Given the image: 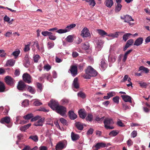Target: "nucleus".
<instances>
[{
    "label": "nucleus",
    "mask_w": 150,
    "mask_h": 150,
    "mask_svg": "<svg viewBox=\"0 0 150 150\" xmlns=\"http://www.w3.org/2000/svg\"><path fill=\"white\" fill-rule=\"evenodd\" d=\"M31 125V124L30 123L24 125V126L21 127L20 129L21 131H25L26 130L28 129L29 127Z\"/></svg>",
    "instance_id": "7c9ffc66"
},
{
    "label": "nucleus",
    "mask_w": 150,
    "mask_h": 150,
    "mask_svg": "<svg viewBox=\"0 0 150 150\" xmlns=\"http://www.w3.org/2000/svg\"><path fill=\"white\" fill-rule=\"evenodd\" d=\"M107 95L108 96V97H109L110 98L113 96H115V92L112 91L107 93Z\"/></svg>",
    "instance_id": "6e6d98bb"
},
{
    "label": "nucleus",
    "mask_w": 150,
    "mask_h": 150,
    "mask_svg": "<svg viewBox=\"0 0 150 150\" xmlns=\"http://www.w3.org/2000/svg\"><path fill=\"white\" fill-rule=\"evenodd\" d=\"M76 25L74 23H73L70 25L69 26H67L64 29H60L59 30H57L56 32L59 33H67L72 28H74Z\"/></svg>",
    "instance_id": "20e7f679"
},
{
    "label": "nucleus",
    "mask_w": 150,
    "mask_h": 150,
    "mask_svg": "<svg viewBox=\"0 0 150 150\" xmlns=\"http://www.w3.org/2000/svg\"><path fill=\"white\" fill-rule=\"evenodd\" d=\"M129 77L128 75H126L124 77L122 80H121V82H125L128 79Z\"/></svg>",
    "instance_id": "052dcab7"
},
{
    "label": "nucleus",
    "mask_w": 150,
    "mask_h": 150,
    "mask_svg": "<svg viewBox=\"0 0 150 150\" xmlns=\"http://www.w3.org/2000/svg\"><path fill=\"white\" fill-rule=\"evenodd\" d=\"M121 97L122 98V100L125 101V102H128L131 103H132L131 100V97L127 95H121Z\"/></svg>",
    "instance_id": "ddd939ff"
},
{
    "label": "nucleus",
    "mask_w": 150,
    "mask_h": 150,
    "mask_svg": "<svg viewBox=\"0 0 150 150\" xmlns=\"http://www.w3.org/2000/svg\"><path fill=\"white\" fill-rule=\"evenodd\" d=\"M137 132L136 131H134L131 133V136L133 137V138H134L137 136Z\"/></svg>",
    "instance_id": "774afa93"
},
{
    "label": "nucleus",
    "mask_w": 150,
    "mask_h": 150,
    "mask_svg": "<svg viewBox=\"0 0 150 150\" xmlns=\"http://www.w3.org/2000/svg\"><path fill=\"white\" fill-rule=\"evenodd\" d=\"M100 66L102 68L104 69L106 67V65L104 60L102 59L100 62Z\"/></svg>",
    "instance_id": "49530a36"
},
{
    "label": "nucleus",
    "mask_w": 150,
    "mask_h": 150,
    "mask_svg": "<svg viewBox=\"0 0 150 150\" xmlns=\"http://www.w3.org/2000/svg\"><path fill=\"white\" fill-rule=\"evenodd\" d=\"M78 96L82 98L83 99L85 98L86 97V95L85 93L81 91H80L77 94Z\"/></svg>",
    "instance_id": "79ce46f5"
},
{
    "label": "nucleus",
    "mask_w": 150,
    "mask_h": 150,
    "mask_svg": "<svg viewBox=\"0 0 150 150\" xmlns=\"http://www.w3.org/2000/svg\"><path fill=\"white\" fill-rule=\"evenodd\" d=\"M67 42H71L74 41L73 37L72 35H69L67 36L66 39Z\"/></svg>",
    "instance_id": "e433bc0d"
},
{
    "label": "nucleus",
    "mask_w": 150,
    "mask_h": 150,
    "mask_svg": "<svg viewBox=\"0 0 150 150\" xmlns=\"http://www.w3.org/2000/svg\"><path fill=\"white\" fill-rule=\"evenodd\" d=\"M62 104L63 105H67L69 102V100L66 98H64L61 100Z\"/></svg>",
    "instance_id": "09e8293b"
},
{
    "label": "nucleus",
    "mask_w": 150,
    "mask_h": 150,
    "mask_svg": "<svg viewBox=\"0 0 150 150\" xmlns=\"http://www.w3.org/2000/svg\"><path fill=\"white\" fill-rule=\"evenodd\" d=\"M78 113H79L80 117L82 119L85 118L86 116V112L84 109H80L79 111H78Z\"/></svg>",
    "instance_id": "4468645a"
},
{
    "label": "nucleus",
    "mask_w": 150,
    "mask_h": 150,
    "mask_svg": "<svg viewBox=\"0 0 150 150\" xmlns=\"http://www.w3.org/2000/svg\"><path fill=\"white\" fill-rule=\"evenodd\" d=\"M44 68L47 71H48L51 69V67L49 64H47L44 66Z\"/></svg>",
    "instance_id": "680f3d73"
},
{
    "label": "nucleus",
    "mask_w": 150,
    "mask_h": 150,
    "mask_svg": "<svg viewBox=\"0 0 150 150\" xmlns=\"http://www.w3.org/2000/svg\"><path fill=\"white\" fill-rule=\"evenodd\" d=\"M54 110L62 116H64L66 115L67 108L64 106L60 105Z\"/></svg>",
    "instance_id": "7ed1b4c3"
},
{
    "label": "nucleus",
    "mask_w": 150,
    "mask_h": 150,
    "mask_svg": "<svg viewBox=\"0 0 150 150\" xmlns=\"http://www.w3.org/2000/svg\"><path fill=\"white\" fill-rule=\"evenodd\" d=\"M105 4L108 8L112 7L113 4L112 0H106L105 2Z\"/></svg>",
    "instance_id": "a211bd4d"
},
{
    "label": "nucleus",
    "mask_w": 150,
    "mask_h": 150,
    "mask_svg": "<svg viewBox=\"0 0 150 150\" xmlns=\"http://www.w3.org/2000/svg\"><path fill=\"white\" fill-rule=\"evenodd\" d=\"M30 46V43L25 45V47H24V52H27L30 50V49L29 47Z\"/></svg>",
    "instance_id": "3c124183"
},
{
    "label": "nucleus",
    "mask_w": 150,
    "mask_h": 150,
    "mask_svg": "<svg viewBox=\"0 0 150 150\" xmlns=\"http://www.w3.org/2000/svg\"><path fill=\"white\" fill-rule=\"evenodd\" d=\"M116 58V57H108V60L109 62L113 63L115 61Z\"/></svg>",
    "instance_id": "8fccbe9b"
},
{
    "label": "nucleus",
    "mask_w": 150,
    "mask_h": 150,
    "mask_svg": "<svg viewBox=\"0 0 150 150\" xmlns=\"http://www.w3.org/2000/svg\"><path fill=\"white\" fill-rule=\"evenodd\" d=\"M105 117H102L100 118V117L97 116L96 117V120L97 121H101L103 120V119Z\"/></svg>",
    "instance_id": "338daca9"
},
{
    "label": "nucleus",
    "mask_w": 150,
    "mask_h": 150,
    "mask_svg": "<svg viewBox=\"0 0 150 150\" xmlns=\"http://www.w3.org/2000/svg\"><path fill=\"white\" fill-rule=\"evenodd\" d=\"M70 72L71 75L73 77L76 76L77 74V67L76 65H71L69 70V72Z\"/></svg>",
    "instance_id": "423d86ee"
},
{
    "label": "nucleus",
    "mask_w": 150,
    "mask_h": 150,
    "mask_svg": "<svg viewBox=\"0 0 150 150\" xmlns=\"http://www.w3.org/2000/svg\"><path fill=\"white\" fill-rule=\"evenodd\" d=\"M82 48L84 50H87L89 48V43L88 42H86L83 44L82 45Z\"/></svg>",
    "instance_id": "473e14b6"
},
{
    "label": "nucleus",
    "mask_w": 150,
    "mask_h": 150,
    "mask_svg": "<svg viewBox=\"0 0 150 150\" xmlns=\"http://www.w3.org/2000/svg\"><path fill=\"white\" fill-rule=\"evenodd\" d=\"M122 106L123 108L125 109V110H126L128 109H130V106H128L127 104L126 103H122Z\"/></svg>",
    "instance_id": "4d7b16f0"
},
{
    "label": "nucleus",
    "mask_w": 150,
    "mask_h": 150,
    "mask_svg": "<svg viewBox=\"0 0 150 150\" xmlns=\"http://www.w3.org/2000/svg\"><path fill=\"white\" fill-rule=\"evenodd\" d=\"M119 133V131L118 130H115L111 131L109 134V135L111 136L115 137Z\"/></svg>",
    "instance_id": "c756f323"
},
{
    "label": "nucleus",
    "mask_w": 150,
    "mask_h": 150,
    "mask_svg": "<svg viewBox=\"0 0 150 150\" xmlns=\"http://www.w3.org/2000/svg\"><path fill=\"white\" fill-rule=\"evenodd\" d=\"M106 144L104 143H98L95 145V148H96L97 150L99 149L100 148H104L105 147Z\"/></svg>",
    "instance_id": "a878e982"
},
{
    "label": "nucleus",
    "mask_w": 150,
    "mask_h": 150,
    "mask_svg": "<svg viewBox=\"0 0 150 150\" xmlns=\"http://www.w3.org/2000/svg\"><path fill=\"white\" fill-rule=\"evenodd\" d=\"M44 122V118H42L39 119L34 124V125L35 126H42L43 125Z\"/></svg>",
    "instance_id": "f3484780"
},
{
    "label": "nucleus",
    "mask_w": 150,
    "mask_h": 150,
    "mask_svg": "<svg viewBox=\"0 0 150 150\" xmlns=\"http://www.w3.org/2000/svg\"><path fill=\"white\" fill-rule=\"evenodd\" d=\"M133 21L134 19H132L131 16L127 15L125 16V20L124 22H125L128 23L130 21Z\"/></svg>",
    "instance_id": "2f4dec72"
},
{
    "label": "nucleus",
    "mask_w": 150,
    "mask_h": 150,
    "mask_svg": "<svg viewBox=\"0 0 150 150\" xmlns=\"http://www.w3.org/2000/svg\"><path fill=\"white\" fill-rule=\"evenodd\" d=\"M69 115L70 118L72 120H74L77 117L76 115L74 113V111L71 110L69 112Z\"/></svg>",
    "instance_id": "aec40b11"
},
{
    "label": "nucleus",
    "mask_w": 150,
    "mask_h": 150,
    "mask_svg": "<svg viewBox=\"0 0 150 150\" xmlns=\"http://www.w3.org/2000/svg\"><path fill=\"white\" fill-rule=\"evenodd\" d=\"M80 35L82 37L86 38L89 37L90 34L88 29L85 28L82 30Z\"/></svg>",
    "instance_id": "9d476101"
},
{
    "label": "nucleus",
    "mask_w": 150,
    "mask_h": 150,
    "mask_svg": "<svg viewBox=\"0 0 150 150\" xmlns=\"http://www.w3.org/2000/svg\"><path fill=\"white\" fill-rule=\"evenodd\" d=\"M71 138L73 141H76L79 138V136L77 134H75L73 132L71 133Z\"/></svg>",
    "instance_id": "412c9836"
},
{
    "label": "nucleus",
    "mask_w": 150,
    "mask_h": 150,
    "mask_svg": "<svg viewBox=\"0 0 150 150\" xmlns=\"http://www.w3.org/2000/svg\"><path fill=\"white\" fill-rule=\"evenodd\" d=\"M139 71H143L145 72L146 73H148L149 72V69L147 68L144 67L143 66H141L139 68Z\"/></svg>",
    "instance_id": "ea45409f"
},
{
    "label": "nucleus",
    "mask_w": 150,
    "mask_h": 150,
    "mask_svg": "<svg viewBox=\"0 0 150 150\" xmlns=\"http://www.w3.org/2000/svg\"><path fill=\"white\" fill-rule=\"evenodd\" d=\"M72 85L76 89L79 88V83L78 82V78L77 77H76L74 78L73 82Z\"/></svg>",
    "instance_id": "6ab92c4d"
},
{
    "label": "nucleus",
    "mask_w": 150,
    "mask_h": 150,
    "mask_svg": "<svg viewBox=\"0 0 150 150\" xmlns=\"http://www.w3.org/2000/svg\"><path fill=\"white\" fill-rule=\"evenodd\" d=\"M41 34L42 35H43L44 36H48L50 34H52V32H50L47 31H42L41 33Z\"/></svg>",
    "instance_id": "a18cd8bd"
},
{
    "label": "nucleus",
    "mask_w": 150,
    "mask_h": 150,
    "mask_svg": "<svg viewBox=\"0 0 150 150\" xmlns=\"http://www.w3.org/2000/svg\"><path fill=\"white\" fill-rule=\"evenodd\" d=\"M48 105L52 109L54 110L60 105H59L58 103L54 100H51L48 103Z\"/></svg>",
    "instance_id": "1a4fd4ad"
},
{
    "label": "nucleus",
    "mask_w": 150,
    "mask_h": 150,
    "mask_svg": "<svg viewBox=\"0 0 150 150\" xmlns=\"http://www.w3.org/2000/svg\"><path fill=\"white\" fill-rule=\"evenodd\" d=\"M105 127L107 129H113L114 127L112 126H110L113 125L114 122L112 119L111 118H105L104 121Z\"/></svg>",
    "instance_id": "f03ea898"
},
{
    "label": "nucleus",
    "mask_w": 150,
    "mask_h": 150,
    "mask_svg": "<svg viewBox=\"0 0 150 150\" xmlns=\"http://www.w3.org/2000/svg\"><path fill=\"white\" fill-rule=\"evenodd\" d=\"M11 118L10 117L6 116L2 118L0 120V122L4 124L5 123L9 124L10 122Z\"/></svg>",
    "instance_id": "f8f14e48"
},
{
    "label": "nucleus",
    "mask_w": 150,
    "mask_h": 150,
    "mask_svg": "<svg viewBox=\"0 0 150 150\" xmlns=\"http://www.w3.org/2000/svg\"><path fill=\"white\" fill-rule=\"evenodd\" d=\"M33 115L32 114H28L25 116H23V118L26 120H28L33 117Z\"/></svg>",
    "instance_id": "58836bf2"
},
{
    "label": "nucleus",
    "mask_w": 150,
    "mask_h": 150,
    "mask_svg": "<svg viewBox=\"0 0 150 150\" xmlns=\"http://www.w3.org/2000/svg\"><path fill=\"white\" fill-rule=\"evenodd\" d=\"M93 119V116L91 114H89L87 116L86 118V120H88L91 121Z\"/></svg>",
    "instance_id": "de8ad7c7"
},
{
    "label": "nucleus",
    "mask_w": 150,
    "mask_h": 150,
    "mask_svg": "<svg viewBox=\"0 0 150 150\" xmlns=\"http://www.w3.org/2000/svg\"><path fill=\"white\" fill-rule=\"evenodd\" d=\"M127 145L128 146H130L133 144V142L130 139H129L127 142Z\"/></svg>",
    "instance_id": "0e129e2a"
},
{
    "label": "nucleus",
    "mask_w": 150,
    "mask_h": 150,
    "mask_svg": "<svg viewBox=\"0 0 150 150\" xmlns=\"http://www.w3.org/2000/svg\"><path fill=\"white\" fill-rule=\"evenodd\" d=\"M24 66L26 67H28L30 64V62H29V58L28 55H25L24 57Z\"/></svg>",
    "instance_id": "5701e85b"
},
{
    "label": "nucleus",
    "mask_w": 150,
    "mask_h": 150,
    "mask_svg": "<svg viewBox=\"0 0 150 150\" xmlns=\"http://www.w3.org/2000/svg\"><path fill=\"white\" fill-rule=\"evenodd\" d=\"M29 139H30L35 142L38 141V137L37 135L30 136Z\"/></svg>",
    "instance_id": "37998d69"
},
{
    "label": "nucleus",
    "mask_w": 150,
    "mask_h": 150,
    "mask_svg": "<svg viewBox=\"0 0 150 150\" xmlns=\"http://www.w3.org/2000/svg\"><path fill=\"white\" fill-rule=\"evenodd\" d=\"M27 85L24 82L21 80L18 82L17 86V89L20 91L25 90V88Z\"/></svg>",
    "instance_id": "0eeeda50"
},
{
    "label": "nucleus",
    "mask_w": 150,
    "mask_h": 150,
    "mask_svg": "<svg viewBox=\"0 0 150 150\" xmlns=\"http://www.w3.org/2000/svg\"><path fill=\"white\" fill-rule=\"evenodd\" d=\"M75 125L78 129L80 130H83V124L81 122H76Z\"/></svg>",
    "instance_id": "b1692460"
},
{
    "label": "nucleus",
    "mask_w": 150,
    "mask_h": 150,
    "mask_svg": "<svg viewBox=\"0 0 150 150\" xmlns=\"http://www.w3.org/2000/svg\"><path fill=\"white\" fill-rule=\"evenodd\" d=\"M27 86H28L27 91L33 94L35 93L36 90L34 87L29 85H27Z\"/></svg>",
    "instance_id": "4be33fe9"
},
{
    "label": "nucleus",
    "mask_w": 150,
    "mask_h": 150,
    "mask_svg": "<svg viewBox=\"0 0 150 150\" xmlns=\"http://www.w3.org/2000/svg\"><path fill=\"white\" fill-rule=\"evenodd\" d=\"M117 5L115 7V11L117 13L119 12L121 9L122 8V5L120 4V3H117Z\"/></svg>",
    "instance_id": "c9c22d12"
},
{
    "label": "nucleus",
    "mask_w": 150,
    "mask_h": 150,
    "mask_svg": "<svg viewBox=\"0 0 150 150\" xmlns=\"http://www.w3.org/2000/svg\"><path fill=\"white\" fill-rule=\"evenodd\" d=\"M98 34L102 37H104L105 35L107 36V33L104 30L98 29L97 30Z\"/></svg>",
    "instance_id": "393cba45"
},
{
    "label": "nucleus",
    "mask_w": 150,
    "mask_h": 150,
    "mask_svg": "<svg viewBox=\"0 0 150 150\" xmlns=\"http://www.w3.org/2000/svg\"><path fill=\"white\" fill-rule=\"evenodd\" d=\"M143 39L142 38L140 37L136 40L134 45L139 46L141 45L143 43Z\"/></svg>",
    "instance_id": "2eb2a0df"
},
{
    "label": "nucleus",
    "mask_w": 150,
    "mask_h": 150,
    "mask_svg": "<svg viewBox=\"0 0 150 150\" xmlns=\"http://www.w3.org/2000/svg\"><path fill=\"white\" fill-rule=\"evenodd\" d=\"M93 129L92 128H90V129L88 130L87 132V134L88 135L91 134H93Z\"/></svg>",
    "instance_id": "e2e57ef3"
},
{
    "label": "nucleus",
    "mask_w": 150,
    "mask_h": 150,
    "mask_svg": "<svg viewBox=\"0 0 150 150\" xmlns=\"http://www.w3.org/2000/svg\"><path fill=\"white\" fill-rule=\"evenodd\" d=\"M40 58V56L38 55H36L33 57V59L35 62H37Z\"/></svg>",
    "instance_id": "13d9d810"
},
{
    "label": "nucleus",
    "mask_w": 150,
    "mask_h": 150,
    "mask_svg": "<svg viewBox=\"0 0 150 150\" xmlns=\"http://www.w3.org/2000/svg\"><path fill=\"white\" fill-rule=\"evenodd\" d=\"M54 42L52 41H50L48 42L47 44V47L49 49H50L54 47Z\"/></svg>",
    "instance_id": "4c0bfd02"
},
{
    "label": "nucleus",
    "mask_w": 150,
    "mask_h": 150,
    "mask_svg": "<svg viewBox=\"0 0 150 150\" xmlns=\"http://www.w3.org/2000/svg\"><path fill=\"white\" fill-rule=\"evenodd\" d=\"M29 100H26L23 101L22 103V105L24 106V107H26L27 105L29 104Z\"/></svg>",
    "instance_id": "5fc2aeb1"
},
{
    "label": "nucleus",
    "mask_w": 150,
    "mask_h": 150,
    "mask_svg": "<svg viewBox=\"0 0 150 150\" xmlns=\"http://www.w3.org/2000/svg\"><path fill=\"white\" fill-rule=\"evenodd\" d=\"M33 105L35 106H38L42 105V103L41 102L40 100L38 99H36L34 102Z\"/></svg>",
    "instance_id": "72a5a7b5"
},
{
    "label": "nucleus",
    "mask_w": 150,
    "mask_h": 150,
    "mask_svg": "<svg viewBox=\"0 0 150 150\" xmlns=\"http://www.w3.org/2000/svg\"><path fill=\"white\" fill-rule=\"evenodd\" d=\"M132 35V34L130 33H126L123 36L122 38L123 40L125 42L130 37V36Z\"/></svg>",
    "instance_id": "c85d7f7f"
},
{
    "label": "nucleus",
    "mask_w": 150,
    "mask_h": 150,
    "mask_svg": "<svg viewBox=\"0 0 150 150\" xmlns=\"http://www.w3.org/2000/svg\"><path fill=\"white\" fill-rule=\"evenodd\" d=\"M66 147V145H65L64 144L60 141L57 144L56 146V150H61Z\"/></svg>",
    "instance_id": "9b49d317"
},
{
    "label": "nucleus",
    "mask_w": 150,
    "mask_h": 150,
    "mask_svg": "<svg viewBox=\"0 0 150 150\" xmlns=\"http://www.w3.org/2000/svg\"><path fill=\"white\" fill-rule=\"evenodd\" d=\"M85 1L86 2L89 3L90 6H92L93 7L96 4L95 1L94 0H82Z\"/></svg>",
    "instance_id": "f704fd0d"
},
{
    "label": "nucleus",
    "mask_w": 150,
    "mask_h": 150,
    "mask_svg": "<svg viewBox=\"0 0 150 150\" xmlns=\"http://www.w3.org/2000/svg\"><path fill=\"white\" fill-rule=\"evenodd\" d=\"M5 89V84L3 82L0 81V92H4Z\"/></svg>",
    "instance_id": "cd10ccee"
},
{
    "label": "nucleus",
    "mask_w": 150,
    "mask_h": 150,
    "mask_svg": "<svg viewBox=\"0 0 150 150\" xmlns=\"http://www.w3.org/2000/svg\"><path fill=\"white\" fill-rule=\"evenodd\" d=\"M5 82L6 84L8 85L12 86L14 83V80L10 76H7L4 78Z\"/></svg>",
    "instance_id": "6e6552de"
},
{
    "label": "nucleus",
    "mask_w": 150,
    "mask_h": 150,
    "mask_svg": "<svg viewBox=\"0 0 150 150\" xmlns=\"http://www.w3.org/2000/svg\"><path fill=\"white\" fill-rule=\"evenodd\" d=\"M59 120L61 123L63 124L64 125H67V121L64 119L63 118H60Z\"/></svg>",
    "instance_id": "603ef678"
},
{
    "label": "nucleus",
    "mask_w": 150,
    "mask_h": 150,
    "mask_svg": "<svg viewBox=\"0 0 150 150\" xmlns=\"http://www.w3.org/2000/svg\"><path fill=\"white\" fill-rule=\"evenodd\" d=\"M97 71L91 66H88L85 70V74L82 75L86 79H90L91 77H95L97 75Z\"/></svg>",
    "instance_id": "f257e3e1"
},
{
    "label": "nucleus",
    "mask_w": 150,
    "mask_h": 150,
    "mask_svg": "<svg viewBox=\"0 0 150 150\" xmlns=\"http://www.w3.org/2000/svg\"><path fill=\"white\" fill-rule=\"evenodd\" d=\"M125 33L123 32H117L115 33V34L111 33L109 35H107V36L109 37H112L113 38H117L118 37V33Z\"/></svg>",
    "instance_id": "bb28decb"
},
{
    "label": "nucleus",
    "mask_w": 150,
    "mask_h": 150,
    "mask_svg": "<svg viewBox=\"0 0 150 150\" xmlns=\"http://www.w3.org/2000/svg\"><path fill=\"white\" fill-rule=\"evenodd\" d=\"M134 43V40L132 39H129L127 42L126 44L131 46Z\"/></svg>",
    "instance_id": "864d4df0"
},
{
    "label": "nucleus",
    "mask_w": 150,
    "mask_h": 150,
    "mask_svg": "<svg viewBox=\"0 0 150 150\" xmlns=\"http://www.w3.org/2000/svg\"><path fill=\"white\" fill-rule=\"evenodd\" d=\"M36 87L37 88L39 89V91L41 92L42 90V84L39 82L37 83L36 84Z\"/></svg>",
    "instance_id": "c03bdc74"
},
{
    "label": "nucleus",
    "mask_w": 150,
    "mask_h": 150,
    "mask_svg": "<svg viewBox=\"0 0 150 150\" xmlns=\"http://www.w3.org/2000/svg\"><path fill=\"white\" fill-rule=\"evenodd\" d=\"M15 61L13 59H8L6 62L5 67H13L15 64Z\"/></svg>",
    "instance_id": "dca6fc26"
},
{
    "label": "nucleus",
    "mask_w": 150,
    "mask_h": 150,
    "mask_svg": "<svg viewBox=\"0 0 150 150\" xmlns=\"http://www.w3.org/2000/svg\"><path fill=\"white\" fill-rule=\"evenodd\" d=\"M49 39L50 40H54L56 39V37L53 35H52V34H50L48 36Z\"/></svg>",
    "instance_id": "bf43d9fd"
},
{
    "label": "nucleus",
    "mask_w": 150,
    "mask_h": 150,
    "mask_svg": "<svg viewBox=\"0 0 150 150\" xmlns=\"http://www.w3.org/2000/svg\"><path fill=\"white\" fill-rule=\"evenodd\" d=\"M23 79L24 82L30 84L32 82V77L28 73H24L23 75Z\"/></svg>",
    "instance_id": "39448f33"
},
{
    "label": "nucleus",
    "mask_w": 150,
    "mask_h": 150,
    "mask_svg": "<svg viewBox=\"0 0 150 150\" xmlns=\"http://www.w3.org/2000/svg\"><path fill=\"white\" fill-rule=\"evenodd\" d=\"M19 53H20V51L17 50V51H16L15 52H14L12 54L13 55L17 57Z\"/></svg>",
    "instance_id": "69168bd1"
},
{
    "label": "nucleus",
    "mask_w": 150,
    "mask_h": 150,
    "mask_svg": "<svg viewBox=\"0 0 150 150\" xmlns=\"http://www.w3.org/2000/svg\"><path fill=\"white\" fill-rule=\"evenodd\" d=\"M120 98L118 96H116L112 98V100L114 103L118 104L119 103Z\"/></svg>",
    "instance_id": "a19ab883"
}]
</instances>
